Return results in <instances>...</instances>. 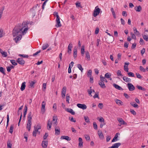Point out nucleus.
<instances>
[{"instance_id": "nucleus-1", "label": "nucleus", "mask_w": 148, "mask_h": 148, "mask_svg": "<svg viewBox=\"0 0 148 148\" xmlns=\"http://www.w3.org/2000/svg\"><path fill=\"white\" fill-rule=\"evenodd\" d=\"M27 24L25 22H23L22 25L20 24L16 26L13 29L12 32L13 36L18 35L14 39L16 43L21 40L22 35H23L26 33L28 29Z\"/></svg>"}, {"instance_id": "nucleus-2", "label": "nucleus", "mask_w": 148, "mask_h": 148, "mask_svg": "<svg viewBox=\"0 0 148 148\" xmlns=\"http://www.w3.org/2000/svg\"><path fill=\"white\" fill-rule=\"evenodd\" d=\"M32 115L31 112H30L28 114L27 123L26 127L28 130L29 131L31 128L32 125Z\"/></svg>"}, {"instance_id": "nucleus-3", "label": "nucleus", "mask_w": 148, "mask_h": 148, "mask_svg": "<svg viewBox=\"0 0 148 148\" xmlns=\"http://www.w3.org/2000/svg\"><path fill=\"white\" fill-rule=\"evenodd\" d=\"M100 10L98 6H96L94 10L93 15L95 17L98 15L100 12Z\"/></svg>"}, {"instance_id": "nucleus-4", "label": "nucleus", "mask_w": 148, "mask_h": 148, "mask_svg": "<svg viewBox=\"0 0 148 148\" xmlns=\"http://www.w3.org/2000/svg\"><path fill=\"white\" fill-rule=\"evenodd\" d=\"M57 120L58 118L57 116H53V117L52 121L51 122L53 126H57L58 124Z\"/></svg>"}, {"instance_id": "nucleus-5", "label": "nucleus", "mask_w": 148, "mask_h": 148, "mask_svg": "<svg viewBox=\"0 0 148 148\" xmlns=\"http://www.w3.org/2000/svg\"><path fill=\"white\" fill-rule=\"evenodd\" d=\"M127 86L130 91L134 90L135 89V87L134 85L131 83H128Z\"/></svg>"}, {"instance_id": "nucleus-6", "label": "nucleus", "mask_w": 148, "mask_h": 148, "mask_svg": "<svg viewBox=\"0 0 148 148\" xmlns=\"http://www.w3.org/2000/svg\"><path fill=\"white\" fill-rule=\"evenodd\" d=\"M77 106L78 108L82 109L83 110L86 109L87 108V106L85 104L78 103L77 104Z\"/></svg>"}, {"instance_id": "nucleus-7", "label": "nucleus", "mask_w": 148, "mask_h": 148, "mask_svg": "<svg viewBox=\"0 0 148 148\" xmlns=\"http://www.w3.org/2000/svg\"><path fill=\"white\" fill-rule=\"evenodd\" d=\"M55 128V134L56 135H59L60 133V129L58 126H54Z\"/></svg>"}, {"instance_id": "nucleus-8", "label": "nucleus", "mask_w": 148, "mask_h": 148, "mask_svg": "<svg viewBox=\"0 0 148 148\" xmlns=\"http://www.w3.org/2000/svg\"><path fill=\"white\" fill-rule=\"evenodd\" d=\"M46 105L45 102L43 101L42 102L41 112L42 114H43L45 111V106Z\"/></svg>"}, {"instance_id": "nucleus-9", "label": "nucleus", "mask_w": 148, "mask_h": 148, "mask_svg": "<svg viewBox=\"0 0 148 148\" xmlns=\"http://www.w3.org/2000/svg\"><path fill=\"white\" fill-rule=\"evenodd\" d=\"M66 87L64 86L63 87L62 90V97L64 98L65 96V94L66 92Z\"/></svg>"}, {"instance_id": "nucleus-10", "label": "nucleus", "mask_w": 148, "mask_h": 148, "mask_svg": "<svg viewBox=\"0 0 148 148\" xmlns=\"http://www.w3.org/2000/svg\"><path fill=\"white\" fill-rule=\"evenodd\" d=\"M56 26L57 27H60L61 26V24L60 23V18H56Z\"/></svg>"}, {"instance_id": "nucleus-11", "label": "nucleus", "mask_w": 148, "mask_h": 148, "mask_svg": "<svg viewBox=\"0 0 148 148\" xmlns=\"http://www.w3.org/2000/svg\"><path fill=\"white\" fill-rule=\"evenodd\" d=\"M130 63L128 62H126L125 63V65L124 66V69L125 71L128 72L129 69L128 65Z\"/></svg>"}, {"instance_id": "nucleus-12", "label": "nucleus", "mask_w": 148, "mask_h": 148, "mask_svg": "<svg viewBox=\"0 0 148 148\" xmlns=\"http://www.w3.org/2000/svg\"><path fill=\"white\" fill-rule=\"evenodd\" d=\"M17 62L20 64L23 65L25 63V61L22 58H19L17 60Z\"/></svg>"}, {"instance_id": "nucleus-13", "label": "nucleus", "mask_w": 148, "mask_h": 148, "mask_svg": "<svg viewBox=\"0 0 148 148\" xmlns=\"http://www.w3.org/2000/svg\"><path fill=\"white\" fill-rule=\"evenodd\" d=\"M42 147L43 148H47L48 145V141L43 140L41 144Z\"/></svg>"}, {"instance_id": "nucleus-14", "label": "nucleus", "mask_w": 148, "mask_h": 148, "mask_svg": "<svg viewBox=\"0 0 148 148\" xmlns=\"http://www.w3.org/2000/svg\"><path fill=\"white\" fill-rule=\"evenodd\" d=\"M121 145V144L120 143H116L113 145L112 146L108 148H118Z\"/></svg>"}, {"instance_id": "nucleus-15", "label": "nucleus", "mask_w": 148, "mask_h": 148, "mask_svg": "<svg viewBox=\"0 0 148 148\" xmlns=\"http://www.w3.org/2000/svg\"><path fill=\"white\" fill-rule=\"evenodd\" d=\"M73 47V45L72 43H70L68 46V50L67 52L69 53L70 54L71 53V49Z\"/></svg>"}, {"instance_id": "nucleus-16", "label": "nucleus", "mask_w": 148, "mask_h": 148, "mask_svg": "<svg viewBox=\"0 0 148 148\" xmlns=\"http://www.w3.org/2000/svg\"><path fill=\"white\" fill-rule=\"evenodd\" d=\"M98 134L99 138L101 140H103L104 138V136L101 131H98Z\"/></svg>"}, {"instance_id": "nucleus-17", "label": "nucleus", "mask_w": 148, "mask_h": 148, "mask_svg": "<svg viewBox=\"0 0 148 148\" xmlns=\"http://www.w3.org/2000/svg\"><path fill=\"white\" fill-rule=\"evenodd\" d=\"M99 84L100 85V86L103 88H106V86L104 83V82L100 80L99 82Z\"/></svg>"}, {"instance_id": "nucleus-18", "label": "nucleus", "mask_w": 148, "mask_h": 148, "mask_svg": "<svg viewBox=\"0 0 148 148\" xmlns=\"http://www.w3.org/2000/svg\"><path fill=\"white\" fill-rule=\"evenodd\" d=\"M61 139H65L68 141H70L71 140V138L68 136H62L60 138Z\"/></svg>"}, {"instance_id": "nucleus-19", "label": "nucleus", "mask_w": 148, "mask_h": 148, "mask_svg": "<svg viewBox=\"0 0 148 148\" xmlns=\"http://www.w3.org/2000/svg\"><path fill=\"white\" fill-rule=\"evenodd\" d=\"M118 121L121 123V125H127V123L125 122L122 118H119L118 119Z\"/></svg>"}, {"instance_id": "nucleus-20", "label": "nucleus", "mask_w": 148, "mask_h": 148, "mask_svg": "<svg viewBox=\"0 0 148 148\" xmlns=\"http://www.w3.org/2000/svg\"><path fill=\"white\" fill-rule=\"evenodd\" d=\"M115 101L116 103L119 106H121L123 105V103L121 101L117 99H115Z\"/></svg>"}, {"instance_id": "nucleus-21", "label": "nucleus", "mask_w": 148, "mask_h": 148, "mask_svg": "<svg viewBox=\"0 0 148 148\" xmlns=\"http://www.w3.org/2000/svg\"><path fill=\"white\" fill-rule=\"evenodd\" d=\"M123 80L126 82H131V79L127 77H123Z\"/></svg>"}, {"instance_id": "nucleus-22", "label": "nucleus", "mask_w": 148, "mask_h": 148, "mask_svg": "<svg viewBox=\"0 0 148 148\" xmlns=\"http://www.w3.org/2000/svg\"><path fill=\"white\" fill-rule=\"evenodd\" d=\"M113 85L114 87L118 90H123V89L121 88V87L115 84H113Z\"/></svg>"}, {"instance_id": "nucleus-23", "label": "nucleus", "mask_w": 148, "mask_h": 148, "mask_svg": "<svg viewBox=\"0 0 148 148\" xmlns=\"http://www.w3.org/2000/svg\"><path fill=\"white\" fill-rule=\"evenodd\" d=\"M86 57L88 60H90V56L89 53L88 51H86L85 52Z\"/></svg>"}, {"instance_id": "nucleus-24", "label": "nucleus", "mask_w": 148, "mask_h": 148, "mask_svg": "<svg viewBox=\"0 0 148 148\" xmlns=\"http://www.w3.org/2000/svg\"><path fill=\"white\" fill-rule=\"evenodd\" d=\"M38 4H37L34 6L32 8L30 9V11L31 12L35 13V10L36 9Z\"/></svg>"}, {"instance_id": "nucleus-25", "label": "nucleus", "mask_w": 148, "mask_h": 148, "mask_svg": "<svg viewBox=\"0 0 148 148\" xmlns=\"http://www.w3.org/2000/svg\"><path fill=\"white\" fill-rule=\"evenodd\" d=\"M25 84V82H24L22 83L21 88V91H23L25 90L26 86Z\"/></svg>"}, {"instance_id": "nucleus-26", "label": "nucleus", "mask_w": 148, "mask_h": 148, "mask_svg": "<svg viewBox=\"0 0 148 148\" xmlns=\"http://www.w3.org/2000/svg\"><path fill=\"white\" fill-rule=\"evenodd\" d=\"M52 124L51 121L50 120H49L47 125V129L48 130H50L51 129Z\"/></svg>"}, {"instance_id": "nucleus-27", "label": "nucleus", "mask_w": 148, "mask_h": 148, "mask_svg": "<svg viewBox=\"0 0 148 148\" xmlns=\"http://www.w3.org/2000/svg\"><path fill=\"white\" fill-rule=\"evenodd\" d=\"M66 111L67 112L71 113L72 115H74L75 114V112L72 109L67 108L66 109Z\"/></svg>"}, {"instance_id": "nucleus-28", "label": "nucleus", "mask_w": 148, "mask_h": 148, "mask_svg": "<svg viewBox=\"0 0 148 148\" xmlns=\"http://www.w3.org/2000/svg\"><path fill=\"white\" fill-rule=\"evenodd\" d=\"M73 57L74 58H76L77 56V51L76 48L75 47L73 50Z\"/></svg>"}, {"instance_id": "nucleus-29", "label": "nucleus", "mask_w": 148, "mask_h": 148, "mask_svg": "<svg viewBox=\"0 0 148 148\" xmlns=\"http://www.w3.org/2000/svg\"><path fill=\"white\" fill-rule=\"evenodd\" d=\"M79 146L80 147H82L83 142L82 141V138H79Z\"/></svg>"}, {"instance_id": "nucleus-30", "label": "nucleus", "mask_w": 148, "mask_h": 148, "mask_svg": "<svg viewBox=\"0 0 148 148\" xmlns=\"http://www.w3.org/2000/svg\"><path fill=\"white\" fill-rule=\"evenodd\" d=\"M135 9L136 11L140 12L142 10V8L140 5H139L138 6L136 7L135 8Z\"/></svg>"}, {"instance_id": "nucleus-31", "label": "nucleus", "mask_w": 148, "mask_h": 148, "mask_svg": "<svg viewBox=\"0 0 148 148\" xmlns=\"http://www.w3.org/2000/svg\"><path fill=\"white\" fill-rule=\"evenodd\" d=\"M37 132H38V130H37V129L36 128H35V129L34 128V130L33 132V136H34L36 137ZM39 132L40 134V132Z\"/></svg>"}, {"instance_id": "nucleus-32", "label": "nucleus", "mask_w": 148, "mask_h": 148, "mask_svg": "<svg viewBox=\"0 0 148 148\" xmlns=\"http://www.w3.org/2000/svg\"><path fill=\"white\" fill-rule=\"evenodd\" d=\"M49 45L47 43H45L43 45L42 49L43 50H45L48 47H49Z\"/></svg>"}, {"instance_id": "nucleus-33", "label": "nucleus", "mask_w": 148, "mask_h": 148, "mask_svg": "<svg viewBox=\"0 0 148 148\" xmlns=\"http://www.w3.org/2000/svg\"><path fill=\"white\" fill-rule=\"evenodd\" d=\"M100 80L101 81L103 82H107L108 81L105 78V77H102V76L101 75L100 76Z\"/></svg>"}, {"instance_id": "nucleus-34", "label": "nucleus", "mask_w": 148, "mask_h": 148, "mask_svg": "<svg viewBox=\"0 0 148 148\" xmlns=\"http://www.w3.org/2000/svg\"><path fill=\"white\" fill-rule=\"evenodd\" d=\"M5 69L2 67H0V72L3 74L4 75H5Z\"/></svg>"}, {"instance_id": "nucleus-35", "label": "nucleus", "mask_w": 148, "mask_h": 148, "mask_svg": "<svg viewBox=\"0 0 148 148\" xmlns=\"http://www.w3.org/2000/svg\"><path fill=\"white\" fill-rule=\"evenodd\" d=\"M84 119L85 120V121L87 123H89L90 119L87 116H84Z\"/></svg>"}, {"instance_id": "nucleus-36", "label": "nucleus", "mask_w": 148, "mask_h": 148, "mask_svg": "<svg viewBox=\"0 0 148 148\" xmlns=\"http://www.w3.org/2000/svg\"><path fill=\"white\" fill-rule=\"evenodd\" d=\"M84 46L82 45L81 49V54L82 56H83L85 53Z\"/></svg>"}, {"instance_id": "nucleus-37", "label": "nucleus", "mask_w": 148, "mask_h": 148, "mask_svg": "<svg viewBox=\"0 0 148 148\" xmlns=\"http://www.w3.org/2000/svg\"><path fill=\"white\" fill-rule=\"evenodd\" d=\"M133 29L134 32V33L136 34V35H138L140 34L139 32L137 30L136 28L134 27L133 28Z\"/></svg>"}, {"instance_id": "nucleus-38", "label": "nucleus", "mask_w": 148, "mask_h": 148, "mask_svg": "<svg viewBox=\"0 0 148 148\" xmlns=\"http://www.w3.org/2000/svg\"><path fill=\"white\" fill-rule=\"evenodd\" d=\"M136 87L138 88V89L139 90H141L143 91H145L146 90L144 88L142 87L141 86L138 85H137Z\"/></svg>"}, {"instance_id": "nucleus-39", "label": "nucleus", "mask_w": 148, "mask_h": 148, "mask_svg": "<svg viewBox=\"0 0 148 148\" xmlns=\"http://www.w3.org/2000/svg\"><path fill=\"white\" fill-rule=\"evenodd\" d=\"M35 128H36L37 129V130H39L41 128V126L40 124H38L36 126H34V128L35 129Z\"/></svg>"}, {"instance_id": "nucleus-40", "label": "nucleus", "mask_w": 148, "mask_h": 148, "mask_svg": "<svg viewBox=\"0 0 148 148\" xmlns=\"http://www.w3.org/2000/svg\"><path fill=\"white\" fill-rule=\"evenodd\" d=\"M111 75L109 73H106L105 75V77L107 78H109L110 77Z\"/></svg>"}, {"instance_id": "nucleus-41", "label": "nucleus", "mask_w": 148, "mask_h": 148, "mask_svg": "<svg viewBox=\"0 0 148 148\" xmlns=\"http://www.w3.org/2000/svg\"><path fill=\"white\" fill-rule=\"evenodd\" d=\"M92 75V71L91 70H89L87 72V76L88 77H90Z\"/></svg>"}, {"instance_id": "nucleus-42", "label": "nucleus", "mask_w": 148, "mask_h": 148, "mask_svg": "<svg viewBox=\"0 0 148 148\" xmlns=\"http://www.w3.org/2000/svg\"><path fill=\"white\" fill-rule=\"evenodd\" d=\"M36 82L35 81H31V82H30V86L31 87H34V85L36 83Z\"/></svg>"}, {"instance_id": "nucleus-43", "label": "nucleus", "mask_w": 148, "mask_h": 148, "mask_svg": "<svg viewBox=\"0 0 148 148\" xmlns=\"http://www.w3.org/2000/svg\"><path fill=\"white\" fill-rule=\"evenodd\" d=\"M14 129V126L13 125H11L9 130V132L12 134L13 132V130Z\"/></svg>"}, {"instance_id": "nucleus-44", "label": "nucleus", "mask_w": 148, "mask_h": 148, "mask_svg": "<svg viewBox=\"0 0 148 148\" xmlns=\"http://www.w3.org/2000/svg\"><path fill=\"white\" fill-rule=\"evenodd\" d=\"M77 67L82 72L83 71V69L82 67V65L80 64H78L77 65Z\"/></svg>"}, {"instance_id": "nucleus-45", "label": "nucleus", "mask_w": 148, "mask_h": 148, "mask_svg": "<svg viewBox=\"0 0 148 148\" xmlns=\"http://www.w3.org/2000/svg\"><path fill=\"white\" fill-rule=\"evenodd\" d=\"M142 36L144 40L146 41H147L148 40V36L147 35L142 34Z\"/></svg>"}, {"instance_id": "nucleus-46", "label": "nucleus", "mask_w": 148, "mask_h": 148, "mask_svg": "<svg viewBox=\"0 0 148 148\" xmlns=\"http://www.w3.org/2000/svg\"><path fill=\"white\" fill-rule=\"evenodd\" d=\"M10 62L12 64L14 65H17V63L14 60H10Z\"/></svg>"}, {"instance_id": "nucleus-47", "label": "nucleus", "mask_w": 148, "mask_h": 148, "mask_svg": "<svg viewBox=\"0 0 148 148\" xmlns=\"http://www.w3.org/2000/svg\"><path fill=\"white\" fill-rule=\"evenodd\" d=\"M116 74L118 76H123L122 75L121 73V72L120 70H118L116 72Z\"/></svg>"}, {"instance_id": "nucleus-48", "label": "nucleus", "mask_w": 148, "mask_h": 148, "mask_svg": "<svg viewBox=\"0 0 148 148\" xmlns=\"http://www.w3.org/2000/svg\"><path fill=\"white\" fill-rule=\"evenodd\" d=\"M130 104L132 105V106H133V107L136 108H138V105L136 104L135 103H134V104H132V103H130Z\"/></svg>"}, {"instance_id": "nucleus-49", "label": "nucleus", "mask_w": 148, "mask_h": 148, "mask_svg": "<svg viewBox=\"0 0 148 148\" xmlns=\"http://www.w3.org/2000/svg\"><path fill=\"white\" fill-rule=\"evenodd\" d=\"M127 74L129 77H134L135 76L134 74L133 73L131 72L128 73H127Z\"/></svg>"}, {"instance_id": "nucleus-50", "label": "nucleus", "mask_w": 148, "mask_h": 148, "mask_svg": "<svg viewBox=\"0 0 148 148\" xmlns=\"http://www.w3.org/2000/svg\"><path fill=\"white\" fill-rule=\"evenodd\" d=\"M86 140H89L90 139V137L89 135L87 134H85L84 135Z\"/></svg>"}, {"instance_id": "nucleus-51", "label": "nucleus", "mask_w": 148, "mask_h": 148, "mask_svg": "<svg viewBox=\"0 0 148 148\" xmlns=\"http://www.w3.org/2000/svg\"><path fill=\"white\" fill-rule=\"evenodd\" d=\"M2 53H1V54L2 56L4 57H6L7 56V53L5 51L2 52Z\"/></svg>"}, {"instance_id": "nucleus-52", "label": "nucleus", "mask_w": 148, "mask_h": 148, "mask_svg": "<svg viewBox=\"0 0 148 148\" xmlns=\"http://www.w3.org/2000/svg\"><path fill=\"white\" fill-rule=\"evenodd\" d=\"M140 69L141 71L145 72L146 71V69H145L142 66H140Z\"/></svg>"}, {"instance_id": "nucleus-53", "label": "nucleus", "mask_w": 148, "mask_h": 148, "mask_svg": "<svg viewBox=\"0 0 148 148\" xmlns=\"http://www.w3.org/2000/svg\"><path fill=\"white\" fill-rule=\"evenodd\" d=\"M97 119L99 120V121L101 122V123L103 122H104V119L102 117H101L100 118V119H99V117H97Z\"/></svg>"}, {"instance_id": "nucleus-54", "label": "nucleus", "mask_w": 148, "mask_h": 148, "mask_svg": "<svg viewBox=\"0 0 148 148\" xmlns=\"http://www.w3.org/2000/svg\"><path fill=\"white\" fill-rule=\"evenodd\" d=\"M19 56L22 57L23 58H28V56L27 55L25 54H19Z\"/></svg>"}, {"instance_id": "nucleus-55", "label": "nucleus", "mask_w": 148, "mask_h": 148, "mask_svg": "<svg viewBox=\"0 0 148 148\" xmlns=\"http://www.w3.org/2000/svg\"><path fill=\"white\" fill-rule=\"evenodd\" d=\"M4 35L3 32V30L2 29H0V37L1 38Z\"/></svg>"}, {"instance_id": "nucleus-56", "label": "nucleus", "mask_w": 148, "mask_h": 148, "mask_svg": "<svg viewBox=\"0 0 148 148\" xmlns=\"http://www.w3.org/2000/svg\"><path fill=\"white\" fill-rule=\"evenodd\" d=\"M93 127L95 129L97 130V126L96 124V123L95 122H94L93 123Z\"/></svg>"}, {"instance_id": "nucleus-57", "label": "nucleus", "mask_w": 148, "mask_h": 148, "mask_svg": "<svg viewBox=\"0 0 148 148\" xmlns=\"http://www.w3.org/2000/svg\"><path fill=\"white\" fill-rule=\"evenodd\" d=\"M8 147L9 148H11V146L12 145V144L11 143L10 141H8L7 144Z\"/></svg>"}, {"instance_id": "nucleus-58", "label": "nucleus", "mask_w": 148, "mask_h": 148, "mask_svg": "<svg viewBox=\"0 0 148 148\" xmlns=\"http://www.w3.org/2000/svg\"><path fill=\"white\" fill-rule=\"evenodd\" d=\"M68 95L67 94L66 96V101L68 103H69L70 96L69 95Z\"/></svg>"}, {"instance_id": "nucleus-59", "label": "nucleus", "mask_w": 148, "mask_h": 148, "mask_svg": "<svg viewBox=\"0 0 148 148\" xmlns=\"http://www.w3.org/2000/svg\"><path fill=\"white\" fill-rule=\"evenodd\" d=\"M136 75L137 78L139 79H140L142 77V76L138 73H136Z\"/></svg>"}, {"instance_id": "nucleus-60", "label": "nucleus", "mask_w": 148, "mask_h": 148, "mask_svg": "<svg viewBox=\"0 0 148 148\" xmlns=\"http://www.w3.org/2000/svg\"><path fill=\"white\" fill-rule=\"evenodd\" d=\"M75 5H76V7L77 8H79V7L82 8V7L81 6V4L79 2V3H76Z\"/></svg>"}, {"instance_id": "nucleus-61", "label": "nucleus", "mask_w": 148, "mask_h": 148, "mask_svg": "<svg viewBox=\"0 0 148 148\" xmlns=\"http://www.w3.org/2000/svg\"><path fill=\"white\" fill-rule=\"evenodd\" d=\"M130 112L131 113L133 114L134 115H135L136 114V112L134 111V110L132 109H130Z\"/></svg>"}, {"instance_id": "nucleus-62", "label": "nucleus", "mask_w": 148, "mask_h": 148, "mask_svg": "<svg viewBox=\"0 0 148 148\" xmlns=\"http://www.w3.org/2000/svg\"><path fill=\"white\" fill-rule=\"evenodd\" d=\"M47 2V1H45V2L43 3L42 6V10H44L45 8V6L46 5V4Z\"/></svg>"}, {"instance_id": "nucleus-63", "label": "nucleus", "mask_w": 148, "mask_h": 148, "mask_svg": "<svg viewBox=\"0 0 148 148\" xmlns=\"http://www.w3.org/2000/svg\"><path fill=\"white\" fill-rule=\"evenodd\" d=\"M98 106L100 109H102L103 107V105L102 103H99Z\"/></svg>"}, {"instance_id": "nucleus-64", "label": "nucleus", "mask_w": 148, "mask_h": 148, "mask_svg": "<svg viewBox=\"0 0 148 148\" xmlns=\"http://www.w3.org/2000/svg\"><path fill=\"white\" fill-rule=\"evenodd\" d=\"M131 35L132 36V38L133 39L136 38V37L135 35L133 33H131Z\"/></svg>"}]
</instances>
